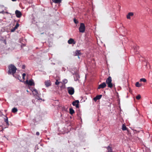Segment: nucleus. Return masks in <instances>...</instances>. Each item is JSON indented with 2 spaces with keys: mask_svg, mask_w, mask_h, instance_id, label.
I'll return each mask as SVG.
<instances>
[{
  "mask_svg": "<svg viewBox=\"0 0 152 152\" xmlns=\"http://www.w3.org/2000/svg\"><path fill=\"white\" fill-rule=\"evenodd\" d=\"M9 69L8 73L9 75L12 74L14 76V74L16 73L17 68L15 66L12 64H10L8 66Z\"/></svg>",
  "mask_w": 152,
  "mask_h": 152,
  "instance_id": "f257e3e1",
  "label": "nucleus"
},
{
  "mask_svg": "<svg viewBox=\"0 0 152 152\" xmlns=\"http://www.w3.org/2000/svg\"><path fill=\"white\" fill-rule=\"evenodd\" d=\"M112 78L111 77H109L106 80V83L108 87L112 88L113 86V84L112 83Z\"/></svg>",
  "mask_w": 152,
  "mask_h": 152,
  "instance_id": "f03ea898",
  "label": "nucleus"
},
{
  "mask_svg": "<svg viewBox=\"0 0 152 152\" xmlns=\"http://www.w3.org/2000/svg\"><path fill=\"white\" fill-rule=\"evenodd\" d=\"M86 27L84 23H81L79 28V32L81 33H83L85 30Z\"/></svg>",
  "mask_w": 152,
  "mask_h": 152,
  "instance_id": "7ed1b4c3",
  "label": "nucleus"
},
{
  "mask_svg": "<svg viewBox=\"0 0 152 152\" xmlns=\"http://www.w3.org/2000/svg\"><path fill=\"white\" fill-rule=\"evenodd\" d=\"M67 91L68 93L71 95L74 94L75 92L74 88L72 87H68L67 88Z\"/></svg>",
  "mask_w": 152,
  "mask_h": 152,
  "instance_id": "20e7f679",
  "label": "nucleus"
},
{
  "mask_svg": "<svg viewBox=\"0 0 152 152\" xmlns=\"http://www.w3.org/2000/svg\"><path fill=\"white\" fill-rule=\"evenodd\" d=\"M15 14L16 17L18 18H20L22 15L21 12L18 10H16L15 11Z\"/></svg>",
  "mask_w": 152,
  "mask_h": 152,
  "instance_id": "39448f33",
  "label": "nucleus"
},
{
  "mask_svg": "<svg viewBox=\"0 0 152 152\" xmlns=\"http://www.w3.org/2000/svg\"><path fill=\"white\" fill-rule=\"evenodd\" d=\"M79 103V100H77L73 102L72 104L74 106H75L76 108H78Z\"/></svg>",
  "mask_w": 152,
  "mask_h": 152,
  "instance_id": "423d86ee",
  "label": "nucleus"
},
{
  "mask_svg": "<svg viewBox=\"0 0 152 152\" xmlns=\"http://www.w3.org/2000/svg\"><path fill=\"white\" fill-rule=\"evenodd\" d=\"M106 86V84L105 82H103L99 86L98 88L100 89L101 88H103Z\"/></svg>",
  "mask_w": 152,
  "mask_h": 152,
  "instance_id": "0eeeda50",
  "label": "nucleus"
},
{
  "mask_svg": "<svg viewBox=\"0 0 152 152\" xmlns=\"http://www.w3.org/2000/svg\"><path fill=\"white\" fill-rule=\"evenodd\" d=\"M102 95H97L95 97L93 98L94 100L96 102L98 100L100 99L102 97Z\"/></svg>",
  "mask_w": 152,
  "mask_h": 152,
  "instance_id": "6e6552de",
  "label": "nucleus"
},
{
  "mask_svg": "<svg viewBox=\"0 0 152 152\" xmlns=\"http://www.w3.org/2000/svg\"><path fill=\"white\" fill-rule=\"evenodd\" d=\"M68 43L69 44H75V42L74 39L72 38H70L68 41Z\"/></svg>",
  "mask_w": 152,
  "mask_h": 152,
  "instance_id": "1a4fd4ad",
  "label": "nucleus"
},
{
  "mask_svg": "<svg viewBox=\"0 0 152 152\" xmlns=\"http://www.w3.org/2000/svg\"><path fill=\"white\" fill-rule=\"evenodd\" d=\"M33 92V94L34 95H36L37 96H39V94H38L37 90L36 89H33L31 90Z\"/></svg>",
  "mask_w": 152,
  "mask_h": 152,
  "instance_id": "9d476101",
  "label": "nucleus"
},
{
  "mask_svg": "<svg viewBox=\"0 0 152 152\" xmlns=\"http://www.w3.org/2000/svg\"><path fill=\"white\" fill-rule=\"evenodd\" d=\"M134 15V13L132 12H130L128 13V14L126 15V18L127 19H130L131 18L130 17Z\"/></svg>",
  "mask_w": 152,
  "mask_h": 152,
  "instance_id": "9b49d317",
  "label": "nucleus"
},
{
  "mask_svg": "<svg viewBox=\"0 0 152 152\" xmlns=\"http://www.w3.org/2000/svg\"><path fill=\"white\" fill-rule=\"evenodd\" d=\"M26 83L28 84L30 86H32L33 85H34V83L32 80H29V81H28L27 80L26 81Z\"/></svg>",
  "mask_w": 152,
  "mask_h": 152,
  "instance_id": "f8f14e48",
  "label": "nucleus"
},
{
  "mask_svg": "<svg viewBox=\"0 0 152 152\" xmlns=\"http://www.w3.org/2000/svg\"><path fill=\"white\" fill-rule=\"evenodd\" d=\"M107 150V152H112L113 150L112 149L111 147L110 146V145L108 146L106 148Z\"/></svg>",
  "mask_w": 152,
  "mask_h": 152,
  "instance_id": "ddd939ff",
  "label": "nucleus"
},
{
  "mask_svg": "<svg viewBox=\"0 0 152 152\" xmlns=\"http://www.w3.org/2000/svg\"><path fill=\"white\" fill-rule=\"evenodd\" d=\"M81 53L80 52V51L79 50H77L75 53V56H78V57L79 58V56L81 54Z\"/></svg>",
  "mask_w": 152,
  "mask_h": 152,
  "instance_id": "4468645a",
  "label": "nucleus"
},
{
  "mask_svg": "<svg viewBox=\"0 0 152 152\" xmlns=\"http://www.w3.org/2000/svg\"><path fill=\"white\" fill-rule=\"evenodd\" d=\"M45 85L47 87H48L50 85V80L46 81L45 83Z\"/></svg>",
  "mask_w": 152,
  "mask_h": 152,
  "instance_id": "2eb2a0df",
  "label": "nucleus"
},
{
  "mask_svg": "<svg viewBox=\"0 0 152 152\" xmlns=\"http://www.w3.org/2000/svg\"><path fill=\"white\" fill-rule=\"evenodd\" d=\"M62 0H52L55 3L60 4Z\"/></svg>",
  "mask_w": 152,
  "mask_h": 152,
  "instance_id": "dca6fc26",
  "label": "nucleus"
},
{
  "mask_svg": "<svg viewBox=\"0 0 152 152\" xmlns=\"http://www.w3.org/2000/svg\"><path fill=\"white\" fill-rule=\"evenodd\" d=\"M69 113L71 115H72L75 113V111L72 108H69Z\"/></svg>",
  "mask_w": 152,
  "mask_h": 152,
  "instance_id": "f3484780",
  "label": "nucleus"
},
{
  "mask_svg": "<svg viewBox=\"0 0 152 152\" xmlns=\"http://www.w3.org/2000/svg\"><path fill=\"white\" fill-rule=\"evenodd\" d=\"M18 109L14 107L12 110V112L14 113H15L18 111Z\"/></svg>",
  "mask_w": 152,
  "mask_h": 152,
  "instance_id": "a211bd4d",
  "label": "nucleus"
},
{
  "mask_svg": "<svg viewBox=\"0 0 152 152\" xmlns=\"http://www.w3.org/2000/svg\"><path fill=\"white\" fill-rule=\"evenodd\" d=\"M127 128L126 126L123 124L122 126V129L123 131H125L127 130Z\"/></svg>",
  "mask_w": 152,
  "mask_h": 152,
  "instance_id": "6ab92c4d",
  "label": "nucleus"
},
{
  "mask_svg": "<svg viewBox=\"0 0 152 152\" xmlns=\"http://www.w3.org/2000/svg\"><path fill=\"white\" fill-rule=\"evenodd\" d=\"M6 118H4V121L6 123L7 125L8 126H9V122H8V118L7 117H6Z\"/></svg>",
  "mask_w": 152,
  "mask_h": 152,
  "instance_id": "aec40b11",
  "label": "nucleus"
},
{
  "mask_svg": "<svg viewBox=\"0 0 152 152\" xmlns=\"http://www.w3.org/2000/svg\"><path fill=\"white\" fill-rule=\"evenodd\" d=\"M142 86V84L139 83V82H137L135 83V86L137 87H140Z\"/></svg>",
  "mask_w": 152,
  "mask_h": 152,
  "instance_id": "412c9836",
  "label": "nucleus"
},
{
  "mask_svg": "<svg viewBox=\"0 0 152 152\" xmlns=\"http://www.w3.org/2000/svg\"><path fill=\"white\" fill-rule=\"evenodd\" d=\"M140 82H146V80L144 78H142L140 79Z\"/></svg>",
  "mask_w": 152,
  "mask_h": 152,
  "instance_id": "4be33fe9",
  "label": "nucleus"
},
{
  "mask_svg": "<svg viewBox=\"0 0 152 152\" xmlns=\"http://www.w3.org/2000/svg\"><path fill=\"white\" fill-rule=\"evenodd\" d=\"M19 24L18 23H17L15 25V26L14 27L15 28V29H16L18 28L19 26Z\"/></svg>",
  "mask_w": 152,
  "mask_h": 152,
  "instance_id": "5701e85b",
  "label": "nucleus"
},
{
  "mask_svg": "<svg viewBox=\"0 0 152 152\" xmlns=\"http://www.w3.org/2000/svg\"><path fill=\"white\" fill-rule=\"evenodd\" d=\"M141 98V96L140 95H138L136 97V99L137 100L140 99Z\"/></svg>",
  "mask_w": 152,
  "mask_h": 152,
  "instance_id": "b1692460",
  "label": "nucleus"
},
{
  "mask_svg": "<svg viewBox=\"0 0 152 152\" xmlns=\"http://www.w3.org/2000/svg\"><path fill=\"white\" fill-rule=\"evenodd\" d=\"M74 21L75 23L76 24H77L78 23V21L75 18L74 19Z\"/></svg>",
  "mask_w": 152,
  "mask_h": 152,
  "instance_id": "393cba45",
  "label": "nucleus"
},
{
  "mask_svg": "<svg viewBox=\"0 0 152 152\" xmlns=\"http://www.w3.org/2000/svg\"><path fill=\"white\" fill-rule=\"evenodd\" d=\"M59 83H60V82H58V80H56V82H55V84L56 85H58L59 84Z\"/></svg>",
  "mask_w": 152,
  "mask_h": 152,
  "instance_id": "a878e982",
  "label": "nucleus"
},
{
  "mask_svg": "<svg viewBox=\"0 0 152 152\" xmlns=\"http://www.w3.org/2000/svg\"><path fill=\"white\" fill-rule=\"evenodd\" d=\"M3 11V10L2 9L1 7H0V13L2 12Z\"/></svg>",
  "mask_w": 152,
  "mask_h": 152,
  "instance_id": "bb28decb",
  "label": "nucleus"
},
{
  "mask_svg": "<svg viewBox=\"0 0 152 152\" xmlns=\"http://www.w3.org/2000/svg\"><path fill=\"white\" fill-rule=\"evenodd\" d=\"M16 29H15V28L14 27L11 30V32H14L16 30Z\"/></svg>",
  "mask_w": 152,
  "mask_h": 152,
  "instance_id": "cd10ccee",
  "label": "nucleus"
},
{
  "mask_svg": "<svg viewBox=\"0 0 152 152\" xmlns=\"http://www.w3.org/2000/svg\"><path fill=\"white\" fill-rule=\"evenodd\" d=\"M3 130V128L2 127H0V132H2Z\"/></svg>",
  "mask_w": 152,
  "mask_h": 152,
  "instance_id": "c85d7f7f",
  "label": "nucleus"
},
{
  "mask_svg": "<svg viewBox=\"0 0 152 152\" xmlns=\"http://www.w3.org/2000/svg\"><path fill=\"white\" fill-rule=\"evenodd\" d=\"M36 134L38 136L39 135V132H37L36 133Z\"/></svg>",
  "mask_w": 152,
  "mask_h": 152,
  "instance_id": "c756f323",
  "label": "nucleus"
},
{
  "mask_svg": "<svg viewBox=\"0 0 152 152\" xmlns=\"http://www.w3.org/2000/svg\"><path fill=\"white\" fill-rule=\"evenodd\" d=\"M129 88V92L130 93H131L132 92V90L130 88Z\"/></svg>",
  "mask_w": 152,
  "mask_h": 152,
  "instance_id": "7c9ffc66",
  "label": "nucleus"
},
{
  "mask_svg": "<svg viewBox=\"0 0 152 152\" xmlns=\"http://www.w3.org/2000/svg\"><path fill=\"white\" fill-rule=\"evenodd\" d=\"M26 75V74L25 73H23L22 75L23 77H25Z\"/></svg>",
  "mask_w": 152,
  "mask_h": 152,
  "instance_id": "2f4dec72",
  "label": "nucleus"
},
{
  "mask_svg": "<svg viewBox=\"0 0 152 152\" xmlns=\"http://www.w3.org/2000/svg\"><path fill=\"white\" fill-rule=\"evenodd\" d=\"M25 65H23L22 66V68L23 69H24L25 68Z\"/></svg>",
  "mask_w": 152,
  "mask_h": 152,
  "instance_id": "473e14b6",
  "label": "nucleus"
},
{
  "mask_svg": "<svg viewBox=\"0 0 152 152\" xmlns=\"http://www.w3.org/2000/svg\"><path fill=\"white\" fill-rule=\"evenodd\" d=\"M136 49H137H137H138V48H139V47H138V46H137V47H136Z\"/></svg>",
  "mask_w": 152,
  "mask_h": 152,
  "instance_id": "72a5a7b5",
  "label": "nucleus"
},
{
  "mask_svg": "<svg viewBox=\"0 0 152 152\" xmlns=\"http://www.w3.org/2000/svg\"><path fill=\"white\" fill-rule=\"evenodd\" d=\"M23 79L24 80V79H25V77H23Z\"/></svg>",
  "mask_w": 152,
  "mask_h": 152,
  "instance_id": "f704fd0d",
  "label": "nucleus"
},
{
  "mask_svg": "<svg viewBox=\"0 0 152 152\" xmlns=\"http://www.w3.org/2000/svg\"><path fill=\"white\" fill-rule=\"evenodd\" d=\"M66 82H67V80H66V81H65V82H66Z\"/></svg>",
  "mask_w": 152,
  "mask_h": 152,
  "instance_id": "c9c22d12",
  "label": "nucleus"
},
{
  "mask_svg": "<svg viewBox=\"0 0 152 152\" xmlns=\"http://www.w3.org/2000/svg\"><path fill=\"white\" fill-rule=\"evenodd\" d=\"M66 82H67V80H66V81H65V82H66Z\"/></svg>",
  "mask_w": 152,
  "mask_h": 152,
  "instance_id": "e433bc0d",
  "label": "nucleus"
},
{
  "mask_svg": "<svg viewBox=\"0 0 152 152\" xmlns=\"http://www.w3.org/2000/svg\"><path fill=\"white\" fill-rule=\"evenodd\" d=\"M27 92H28V90H27Z\"/></svg>",
  "mask_w": 152,
  "mask_h": 152,
  "instance_id": "4c0bfd02",
  "label": "nucleus"
},
{
  "mask_svg": "<svg viewBox=\"0 0 152 152\" xmlns=\"http://www.w3.org/2000/svg\"><path fill=\"white\" fill-rule=\"evenodd\" d=\"M43 34V33H41V34Z\"/></svg>",
  "mask_w": 152,
  "mask_h": 152,
  "instance_id": "58836bf2",
  "label": "nucleus"
}]
</instances>
